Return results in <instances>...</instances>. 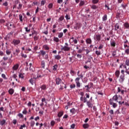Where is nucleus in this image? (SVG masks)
<instances>
[{
	"instance_id": "1",
	"label": "nucleus",
	"mask_w": 129,
	"mask_h": 129,
	"mask_svg": "<svg viewBox=\"0 0 129 129\" xmlns=\"http://www.w3.org/2000/svg\"><path fill=\"white\" fill-rule=\"evenodd\" d=\"M118 100H122V97L117 95H114L112 99L109 100V103L110 105H112L113 108H115L117 106V104L115 102H118Z\"/></svg>"
},
{
	"instance_id": "2",
	"label": "nucleus",
	"mask_w": 129,
	"mask_h": 129,
	"mask_svg": "<svg viewBox=\"0 0 129 129\" xmlns=\"http://www.w3.org/2000/svg\"><path fill=\"white\" fill-rule=\"evenodd\" d=\"M61 51H68L71 50V47H69V44H68V43H65V45L64 46H63V45H61Z\"/></svg>"
},
{
	"instance_id": "3",
	"label": "nucleus",
	"mask_w": 129,
	"mask_h": 129,
	"mask_svg": "<svg viewBox=\"0 0 129 129\" xmlns=\"http://www.w3.org/2000/svg\"><path fill=\"white\" fill-rule=\"evenodd\" d=\"M6 27H7L8 30H12V28H13L15 29L16 28V26L15 24L13 23V22H8L6 24Z\"/></svg>"
},
{
	"instance_id": "4",
	"label": "nucleus",
	"mask_w": 129,
	"mask_h": 129,
	"mask_svg": "<svg viewBox=\"0 0 129 129\" xmlns=\"http://www.w3.org/2000/svg\"><path fill=\"white\" fill-rule=\"evenodd\" d=\"M21 43V40L20 39H13L12 44L14 45V46H17Z\"/></svg>"
},
{
	"instance_id": "5",
	"label": "nucleus",
	"mask_w": 129,
	"mask_h": 129,
	"mask_svg": "<svg viewBox=\"0 0 129 129\" xmlns=\"http://www.w3.org/2000/svg\"><path fill=\"white\" fill-rule=\"evenodd\" d=\"M45 76V75L42 73L41 71L38 72L37 77L35 78L36 79H38L39 78H42Z\"/></svg>"
},
{
	"instance_id": "6",
	"label": "nucleus",
	"mask_w": 129,
	"mask_h": 129,
	"mask_svg": "<svg viewBox=\"0 0 129 129\" xmlns=\"http://www.w3.org/2000/svg\"><path fill=\"white\" fill-rule=\"evenodd\" d=\"M81 27H82V24H81V23H80L79 22H78V23H76L74 28L75 30H78V29H80V28H81Z\"/></svg>"
},
{
	"instance_id": "7",
	"label": "nucleus",
	"mask_w": 129,
	"mask_h": 129,
	"mask_svg": "<svg viewBox=\"0 0 129 129\" xmlns=\"http://www.w3.org/2000/svg\"><path fill=\"white\" fill-rule=\"evenodd\" d=\"M125 76L124 75H120L119 79V82L120 83H123V81L125 80Z\"/></svg>"
},
{
	"instance_id": "8",
	"label": "nucleus",
	"mask_w": 129,
	"mask_h": 129,
	"mask_svg": "<svg viewBox=\"0 0 129 129\" xmlns=\"http://www.w3.org/2000/svg\"><path fill=\"white\" fill-rule=\"evenodd\" d=\"M80 80V78H77L75 79V82L76 83L77 87L80 88L81 86V85L80 84V82H79Z\"/></svg>"
},
{
	"instance_id": "9",
	"label": "nucleus",
	"mask_w": 129,
	"mask_h": 129,
	"mask_svg": "<svg viewBox=\"0 0 129 129\" xmlns=\"http://www.w3.org/2000/svg\"><path fill=\"white\" fill-rule=\"evenodd\" d=\"M36 80H37V78H33L29 80V82L32 85H34V84L36 82Z\"/></svg>"
},
{
	"instance_id": "10",
	"label": "nucleus",
	"mask_w": 129,
	"mask_h": 129,
	"mask_svg": "<svg viewBox=\"0 0 129 129\" xmlns=\"http://www.w3.org/2000/svg\"><path fill=\"white\" fill-rule=\"evenodd\" d=\"M56 84L57 85H59L62 83V80L60 78H57L55 80Z\"/></svg>"
},
{
	"instance_id": "11",
	"label": "nucleus",
	"mask_w": 129,
	"mask_h": 129,
	"mask_svg": "<svg viewBox=\"0 0 129 129\" xmlns=\"http://www.w3.org/2000/svg\"><path fill=\"white\" fill-rule=\"evenodd\" d=\"M87 105L88 106L89 108H92L93 107V104L91 103V102L90 101L87 100Z\"/></svg>"
},
{
	"instance_id": "12",
	"label": "nucleus",
	"mask_w": 129,
	"mask_h": 129,
	"mask_svg": "<svg viewBox=\"0 0 129 129\" xmlns=\"http://www.w3.org/2000/svg\"><path fill=\"white\" fill-rule=\"evenodd\" d=\"M96 40L97 41H100L101 40V35L100 34H96L95 37Z\"/></svg>"
},
{
	"instance_id": "13",
	"label": "nucleus",
	"mask_w": 129,
	"mask_h": 129,
	"mask_svg": "<svg viewBox=\"0 0 129 129\" xmlns=\"http://www.w3.org/2000/svg\"><path fill=\"white\" fill-rule=\"evenodd\" d=\"M90 7L92 10H97V9H98V7L96 6V5L94 4L90 5Z\"/></svg>"
},
{
	"instance_id": "14",
	"label": "nucleus",
	"mask_w": 129,
	"mask_h": 129,
	"mask_svg": "<svg viewBox=\"0 0 129 129\" xmlns=\"http://www.w3.org/2000/svg\"><path fill=\"white\" fill-rule=\"evenodd\" d=\"M80 100L81 101L84 102V103H85L86 102H87V99L86 98H85V97H81Z\"/></svg>"
},
{
	"instance_id": "15",
	"label": "nucleus",
	"mask_w": 129,
	"mask_h": 129,
	"mask_svg": "<svg viewBox=\"0 0 129 129\" xmlns=\"http://www.w3.org/2000/svg\"><path fill=\"white\" fill-rule=\"evenodd\" d=\"M64 114V111H60L57 113V116L58 117H62V116Z\"/></svg>"
},
{
	"instance_id": "16",
	"label": "nucleus",
	"mask_w": 129,
	"mask_h": 129,
	"mask_svg": "<svg viewBox=\"0 0 129 129\" xmlns=\"http://www.w3.org/2000/svg\"><path fill=\"white\" fill-rule=\"evenodd\" d=\"M18 69H19V64H16L12 68L13 70H14V71H17L18 70Z\"/></svg>"
},
{
	"instance_id": "17",
	"label": "nucleus",
	"mask_w": 129,
	"mask_h": 129,
	"mask_svg": "<svg viewBox=\"0 0 129 129\" xmlns=\"http://www.w3.org/2000/svg\"><path fill=\"white\" fill-rule=\"evenodd\" d=\"M8 92L9 94H10V95H13V94H14V92H15V90H14L12 88L10 89L8 91Z\"/></svg>"
},
{
	"instance_id": "18",
	"label": "nucleus",
	"mask_w": 129,
	"mask_h": 129,
	"mask_svg": "<svg viewBox=\"0 0 129 129\" xmlns=\"http://www.w3.org/2000/svg\"><path fill=\"white\" fill-rule=\"evenodd\" d=\"M120 74V72L119 71H116L115 72V75L116 77V78H118L119 77V75Z\"/></svg>"
},
{
	"instance_id": "19",
	"label": "nucleus",
	"mask_w": 129,
	"mask_h": 129,
	"mask_svg": "<svg viewBox=\"0 0 129 129\" xmlns=\"http://www.w3.org/2000/svg\"><path fill=\"white\" fill-rule=\"evenodd\" d=\"M61 55L58 54L56 55H54V59H55L56 60H60L61 59Z\"/></svg>"
},
{
	"instance_id": "20",
	"label": "nucleus",
	"mask_w": 129,
	"mask_h": 129,
	"mask_svg": "<svg viewBox=\"0 0 129 129\" xmlns=\"http://www.w3.org/2000/svg\"><path fill=\"white\" fill-rule=\"evenodd\" d=\"M24 75H25V73H20L19 74V78H22V79H24V77H25V76H24Z\"/></svg>"
},
{
	"instance_id": "21",
	"label": "nucleus",
	"mask_w": 129,
	"mask_h": 129,
	"mask_svg": "<svg viewBox=\"0 0 129 129\" xmlns=\"http://www.w3.org/2000/svg\"><path fill=\"white\" fill-rule=\"evenodd\" d=\"M103 22H105V21H107V15L105 14L104 16L102 17Z\"/></svg>"
},
{
	"instance_id": "22",
	"label": "nucleus",
	"mask_w": 129,
	"mask_h": 129,
	"mask_svg": "<svg viewBox=\"0 0 129 129\" xmlns=\"http://www.w3.org/2000/svg\"><path fill=\"white\" fill-rule=\"evenodd\" d=\"M46 66V64L45 63V60L41 61V67L43 69H45V67Z\"/></svg>"
},
{
	"instance_id": "23",
	"label": "nucleus",
	"mask_w": 129,
	"mask_h": 129,
	"mask_svg": "<svg viewBox=\"0 0 129 129\" xmlns=\"http://www.w3.org/2000/svg\"><path fill=\"white\" fill-rule=\"evenodd\" d=\"M70 112L72 113V114H75V113H76V110H75V108H73L70 110Z\"/></svg>"
},
{
	"instance_id": "24",
	"label": "nucleus",
	"mask_w": 129,
	"mask_h": 129,
	"mask_svg": "<svg viewBox=\"0 0 129 129\" xmlns=\"http://www.w3.org/2000/svg\"><path fill=\"white\" fill-rule=\"evenodd\" d=\"M3 6H4V7H7L6 8V11H8V10H9V8L8 7V6H9V4H8V2H6L5 3L3 4Z\"/></svg>"
},
{
	"instance_id": "25",
	"label": "nucleus",
	"mask_w": 129,
	"mask_h": 129,
	"mask_svg": "<svg viewBox=\"0 0 129 129\" xmlns=\"http://www.w3.org/2000/svg\"><path fill=\"white\" fill-rule=\"evenodd\" d=\"M115 28H114V30L115 31H117V30H118V29H119V25H118V23H116L115 25H114Z\"/></svg>"
},
{
	"instance_id": "26",
	"label": "nucleus",
	"mask_w": 129,
	"mask_h": 129,
	"mask_svg": "<svg viewBox=\"0 0 129 129\" xmlns=\"http://www.w3.org/2000/svg\"><path fill=\"white\" fill-rule=\"evenodd\" d=\"M86 42L87 44H91V43H92V40H91V39L90 38H88L86 39Z\"/></svg>"
},
{
	"instance_id": "27",
	"label": "nucleus",
	"mask_w": 129,
	"mask_h": 129,
	"mask_svg": "<svg viewBox=\"0 0 129 129\" xmlns=\"http://www.w3.org/2000/svg\"><path fill=\"white\" fill-rule=\"evenodd\" d=\"M90 125L88 123H85L83 125V127L84 128H88L89 127Z\"/></svg>"
},
{
	"instance_id": "28",
	"label": "nucleus",
	"mask_w": 129,
	"mask_h": 129,
	"mask_svg": "<svg viewBox=\"0 0 129 129\" xmlns=\"http://www.w3.org/2000/svg\"><path fill=\"white\" fill-rule=\"evenodd\" d=\"M110 45L112 47H115V41L114 40H113L112 41L110 42Z\"/></svg>"
},
{
	"instance_id": "29",
	"label": "nucleus",
	"mask_w": 129,
	"mask_h": 129,
	"mask_svg": "<svg viewBox=\"0 0 129 129\" xmlns=\"http://www.w3.org/2000/svg\"><path fill=\"white\" fill-rule=\"evenodd\" d=\"M85 87L86 88V90L87 91H88V92H89V89H90V88H91V87H90L89 85H88L85 86Z\"/></svg>"
},
{
	"instance_id": "30",
	"label": "nucleus",
	"mask_w": 129,
	"mask_h": 129,
	"mask_svg": "<svg viewBox=\"0 0 129 129\" xmlns=\"http://www.w3.org/2000/svg\"><path fill=\"white\" fill-rule=\"evenodd\" d=\"M41 89L42 90H46L47 89V86H46L45 85H43L41 86Z\"/></svg>"
},
{
	"instance_id": "31",
	"label": "nucleus",
	"mask_w": 129,
	"mask_h": 129,
	"mask_svg": "<svg viewBox=\"0 0 129 129\" xmlns=\"http://www.w3.org/2000/svg\"><path fill=\"white\" fill-rule=\"evenodd\" d=\"M99 2V0H92V3L93 5H96V4H98Z\"/></svg>"
},
{
	"instance_id": "32",
	"label": "nucleus",
	"mask_w": 129,
	"mask_h": 129,
	"mask_svg": "<svg viewBox=\"0 0 129 129\" xmlns=\"http://www.w3.org/2000/svg\"><path fill=\"white\" fill-rule=\"evenodd\" d=\"M6 123V120L3 119L2 120H1L0 121V124L1 125H4Z\"/></svg>"
},
{
	"instance_id": "33",
	"label": "nucleus",
	"mask_w": 129,
	"mask_h": 129,
	"mask_svg": "<svg viewBox=\"0 0 129 129\" xmlns=\"http://www.w3.org/2000/svg\"><path fill=\"white\" fill-rule=\"evenodd\" d=\"M34 125H35V121L34 120L31 121L30 126H31V127H34Z\"/></svg>"
},
{
	"instance_id": "34",
	"label": "nucleus",
	"mask_w": 129,
	"mask_h": 129,
	"mask_svg": "<svg viewBox=\"0 0 129 129\" xmlns=\"http://www.w3.org/2000/svg\"><path fill=\"white\" fill-rule=\"evenodd\" d=\"M124 26L126 29H128L129 28V24L127 22H126L124 24Z\"/></svg>"
},
{
	"instance_id": "35",
	"label": "nucleus",
	"mask_w": 129,
	"mask_h": 129,
	"mask_svg": "<svg viewBox=\"0 0 129 129\" xmlns=\"http://www.w3.org/2000/svg\"><path fill=\"white\" fill-rule=\"evenodd\" d=\"M19 20L21 23H23V15L22 14L19 15Z\"/></svg>"
},
{
	"instance_id": "36",
	"label": "nucleus",
	"mask_w": 129,
	"mask_h": 129,
	"mask_svg": "<svg viewBox=\"0 0 129 129\" xmlns=\"http://www.w3.org/2000/svg\"><path fill=\"white\" fill-rule=\"evenodd\" d=\"M95 53L97 56H99V55H101V51L100 50H96Z\"/></svg>"
},
{
	"instance_id": "37",
	"label": "nucleus",
	"mask_w": 129,
	"mask_h": 129,
	"mask_svg": "<svg viewBox=\"0 0 129 129\" xmlns=\"http://www.w3.org/2000/svg\"><path fill=\"white\" fill-rule=\"evenodd\" d=\"M53 41L56 43H58L59 42V38H58V37H54L53 38Z\"/></svg>"
},
{
	"instance_id": "38",
	"label": "nucleus",
	"mask_w": 129,
	"mask_h": 129,
	"mask_svg": "<svg viewBox=\"0 0 129 129\" xmlns=\"http://www.w3.org/2000/svg\"><path fill=\"white\" fill-rule=\"evenodd\" d=\"M85 3L84 2V1H82L80 2V4H79V6L80 7H82V6H84Z\"/></svg>"
},
{
	"instance_id": "39",
	"label": "nucleus",
	"mask_w": 129,
	"mask_h": 129,
	"mask_svg": "<svg viewBox=\"0 0 129 129\" xmlns=\"http://www.w3.org/2000/svg\"><path fill=\"white\" fill-rule=\"evenodd\" d=\"M121 7H122V8L123 9V10H125V9L127 7V5H126V4H125V5L121 4Z\"/></svg>"
},
{
	"instance_id": "40",
	"label": "nucleus",
	"mask_w": 129,
	"mask_h": 129,
	"mask_svg": "<svg viewBox=\"0 0 129 129\" xmlns=\"http://www.w3.org/2000/svg\"><path fill=\"white\" fill-rule=\"evenodd\" d=\"M37 31H34L32 33V34H29V37H31L32 36L34 35H37Z\"/></svg>"
},
{
	"instance_id": "41",
	"label": "nucleus",
	"mask_w": 129,
	"mask_h": 129,
	"mask_svg": "<svg viewBox=\"0 0 129 129\" xmlns=\"http://www.w3.org/2000/svg\"><path fill=\"white\" fill-rule=\"evenodd\" d=\"M22 7H23V5L21 4V2L19 3V7H17L18 10L22 9Z\"/></svg>"
},
{
	"instance_id": "42",
	"label": "nucleus",
	"mask_w": 129,
	"mask_h": 129,
	"mask_svg": "<svg viewBox=\"0 0 129 129\" xmlns=\"http://www.w3.org/2000/svg\"><path fill=\"white\" fill-rule=\"evenodd\" d=\"M57 67H58L57 64H55L54 66H53V71H56L57 70Z\"/></svg>"
},
{
	"instance_id": "43",
	"label": "nucleus",
	"mask_w": 129,
	"mask_h": 129,
	"mask_svg": "<svg viewBox=\"0 0 129 129\" xmlns=\"http://www.w3.org/2000/svg\"><path fill=\"white\" fill-rule=\"evenodd\" d=\"M125 54H126V55H129V48H125Z\"/></svg>"
},
{
	"instance_id": "44",
	"label": "nucleus",
	"mask_w": 129,
	"mask_h": 129,
	"mask_svg": "<svg viewBox=\"0 0 129 129\" xmlns=\"http://www.w3.org/2000/svg\"><path fill=\"white\" fill-rule=\"evenodd\" d=\"M40 53L42 56H44V55H46V51L44 50H40Z\"/></svg>"
},
{
	"instance_id": "45",
	"label": "nucleus",
	"mask_w": 129,
	"mask_h": 129,
	"mask_svg": "<svg viewBox=\"0 0 129 129\" xmlns=\"http://www.w3.org/2000/svg\"><path fill=\"white\" fill-rule=\"evenodd\" d=\"M85 98L87 99V98H89L90 97V94L89 93H86L85 94Z\"/></svg>"
},
{
	"instance_id": "46",
	"label": "nucleus",
	"mask_w": 129,
	"mask_h": 129,
	"mask_svg": "<svg viewBox=\"0 0 129 129\" xmlns=\"http://www.w3.org/2000/svg\"><path fill=\"white\" fill-rule=\"evenodd\" d=\"M12 53V51H10V50H9V49H7V50H6V54H7V55H11V53Z\"/></svg>"
},
{
	"instance_id": "47",
	"label": "nucleus",
	"mask_w": 129,
	"mask_h": 129,
	"mask_svg": "<svg viewBox=\"0 0 129 129\" xmlns=\"http://www.w3.org/2000/svg\"><path fill=\"white\" fill-rule=\"evenodd\" d=\"M41 101L42 103H44L45 102V104H47V101H46V98H42L41 99Z\"/></svg>"
},
{
	"instance_id": "48",
	"label": "nucleus",
	"mask_w": 129,
	"mask_h": 129,
	"mask_svg": "<svg viewBox=\"0 0 129 129\" xmlns=\"http://www.w3.org/2000/svg\"><path fill=\"white\" fill-rule=\"evenodd\" d=\"M43 48L45 50H49V46L47 45H43Z\"/></svg>"
},
{
	"instance_id": "49",
	"label": "nucleus",
	"mask_w": 129,
	"mask_h": 129,
	"mask_svg": "<svg viewBox=\"0 0 129 129\" xmlns=\"http://www.w3.org/2000/svg\"><path fill=\"white\" fill-rule=\"evenodd\" d=\"M116 19H119V18H120V13H116Z\"/></svg>"
},
{
	"instance_id": "50",
	"label": "nucleus",
	"mask_w": 129,
	"mask_h": 129,
	"mask_svg": "<svg viewBox=\"0 0 129 129\" xmlns=\"http://www.w3.org/2000/svg\"><path fill=\"white\" fill-rule=\"evenodd\" d=\"M18 115L20 118H24V115H23V114L20 113L18 114Z\"/></svg>"
},
{
	"instance_id": "51",
	"label": "nucleus",
	"mask_w": 129,
	"mask_h": 129,
	"mask_svg": "<svg viewBox=\"0 0 129 129\" xmlns=\"http://www.w3.org/2000/svg\"><path fill=\"white\" fill-rule=\"evenodd\" d=\"M58 38H62V37H63V32H60L58 33Z\"/></svg>"
},
{
	"instance_id": "52",
	"label": "nucleus",
	"mask_w": 129,
	"mask_h": 129,
	"mask_svg": "<svg viewBox=\"0 0 129 129\" xmlns=\"http://www.w3.org/2000/svg\"><path fill=\"white\" fill-rule=\"evenodd\" d=\"M48 9H52L53 8V4L50 3L48 6Z\"/></svg>"
},
{
	"instance_id": "53",
	"label": "nucleus",
	"mask_w": 129,
	"mask_h": 129,
	"mask_svg": "<svg viewBox=\"0 0 129 129\" xmlns=\"http://www.w3.org/2000/svg\"><path fill=\"white\" fill-rule=\"evenodd\" d=\"M22 113L23 114H27V113H28V111H27V110L26 109H24L23 110V111H22Z\"/></svg>"
},
{
	"instance_id": "54",
	"label": "nucleus",
	"mask_w": 129,
	"mask_h": 129,
	"mask_svg": "<svg viewBox=\"0 0 129 129\" xmlns=\"http://www.w3.org/2000/svg\"><path fill=\"white\" fill-rule=\"evenodd\" d=\"M6 23V20L4 19H0V24H5Z\"/></svg>"
},
{
	"instance_id": "55",
	"label": "nucleus",
	"mask_w": 129,
	"mask_h": 129,
	"mask_svg": "<svg viewBox=\"0 0 129 129\" xmlns=\"http://www.w3.org/2000/svg\"><path fill=\"white\" fill-rule=\"evenodd\" d=\"M24 29H25L26 32H27V33H29L31 31V29H28V27H25Z\"/></svg>"
},
{
	"instance_id": "56",
	"label": "nucleus",
	"mask_w": 129,
	"mask_h": 129,
	"mask_svg": "<svg viewBox=\"0 0 129 129\" xmlns=\"http://www.w3.org/2000/svg\"><path fill=\"white\" fill-rule=\"evenodd\" d=\"M125 64L126 66H129V59H126L125 61Z\"/></svg>"
},
{
	"instance_id": "57",
	"label": "nucleus",
	"mask_w": 129,
	"mask_h": 129,
	"mask_svg": "<svg viewBox=\"0 0 129 129\" xmlns=\"http://www.w3.org/2000/svg\"><path fill=\"white\" fill-rule=\"evenodd\" d=\"M125 73H126V74L129 75V67L127 69H126V70H125Z\"/></svg>"
},
{
	"instance_id": "58",
	"label": "nucleus",
	"mask_w": 129,
	"mask_h": 129,
	"mask_svg": "<svg viewBox=\"0 0 129 129\" xmlns=\"http://www.w3.org/2000/svg\"><path fill=\"white\" fill-rule=\"evenodd\" d=\"M82 52H83V49H80L77 51V53H78L79 54L82 53Z\"/></svg>"
},
{
	"instance_id": "59",
	"label": "nucleus",
	"mask_w": 129,
	"mask_h": 129,
	"mask_svg": "<svg viewBox=\"0 0 129 129\" xmlns=\"http://www.w3.org/2000/svg\"><path fill=\"white\" fill-rule=\"evenodd\" d=\"M45 4H46V1H42L41 2V6H45Z\"/></svg>"
},
{
	"instance_id": "60",
	"label": "nucleus",
	"mask_w": 129,
	"mask_h": 129,
	"mask_svg": "<svg viewBox=\"0 0 129 129\" xmlns=\"http://www.w3.org/2000/svg\"><path fill=\"white\" fill-rule=\"evenodd\" d=\"M50 124L51 125H52V126H54V125H55V121H53V120L51 121L50 122Z\"/></svg>"
},
{
	"instance_id": "61",
	"label": "nucleus",
	"mask_w": 129,
	"mask_h": 129,
	"mask_svg": "<svg viewBox=\"0 0 129 129\" xmlns=\"http://www.w3.org/2000/svg\"><path fill=\"white\" fill-rule=\"evenodd\" d=\"M63 20H64V16H61L59 18V21H60V22H62V21H63Z\"/></svg>"
},
{
	"instance_id": "62",
	"label": "nucleus",
	"mask_w": 129,
	"mask_h": 129,
	"mask_svg": "<svg viewBox=\"0 0 129 129\" xmlns=\"http://www.w3.org/2000/svg\"><path fill=\"white\" fill-rule=\"evenodd\" d=\"M39 39V37L37 36V35H35V36L34 37V41H37Z\"/></svg>"
},
{
	"instance_id": "63",
	"label": "nucleus",
	"mask_w": 129,
	"mask_h": 129,
	"mask_svg": "<svg viewBox=\"0 0 129 129\" xmlns=\"http://www.w3.org/2000/svg\"><path fill=\"white\" fill-rule=\"evenodd\" d=\"M65 18L66 20H70V16L67 14L66 15Z\"/></svg>"
},
{
	"instance_id": "64",
	"label": "nucleus",
	"mask_w": 129,
	"mask_h": 129,
	"mask_svg": "<svg viewBox=\"0 0 129 129\" xmlns=\"http://www.w3.org/2000/svg\"><path fill=\"white\" fill-rule=\"evenodd\" d=\"M75 87H76V86L75 85V84H73V85H70V88L72 89L73 88H75Z\"/></svg>"
}]
</instances>
